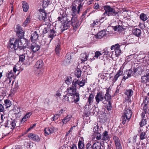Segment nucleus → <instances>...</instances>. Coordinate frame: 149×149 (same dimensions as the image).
Returning <instances> with one entry per match:
<instances>
[{
  "mask_svg": "<svg viewBox=\"0 0 149 149\" xmlns=\"http://www.w3.org/2000/svg\"><path fill=\"white\" fill-rule=\"evenodd\" d=\"M29 42V40L25 38H11L8 47L15 50L22 49L28 45Z\"/></svg>",
  "mask_w": 149,
  "mask_h": 149,
  "instance_id": "nucleus-1",
  "label": "nucleus"
},
{
  "mask_svg": "<svg viewBox=\"0 0 149 149\" xmlns=\"http://www.w3.org/2000/svg\"><path fill=\"white\" fill-rule=\"evenodd\" d=\"M74 16L72 14L66 15L65 22L71 23L74 30L76 31L80 25V24L77 18L73 17Z\"/></svg>",
  "mask_w": 149,
  "mask_h": 149,
  "instance_id": "nucleus-2",
  "label": "nucleus"
},
{
  "mask_svg": "<svg viewBox=\"0 0 149 149\" xmlns=\"http://www.w3.org/2000/svg\"><path fill=\"white\" fill-rule=\"evenodd\" d=\"M132 114V111L130 109L126 108L124 111V114L122 116V123L125 124L126 121L128 122L130 119Z\"/></svg>",
  "mask_w": 149,
  "mask_h": 149,
  "instance_id": "nucleus-3",
  "label": "nucleus"
},
{
  "mask_svg": "<svg viewBox=\"0 0 149 149\" xmlns=\"http://www.w3.org/2000/svg\"><path fill=\"white\" fill-rule=\"evenodd\" d=\"M104 8L105 11L103 14V15H105L106 14L108 16L111 15L115 16L118 13L117 12L115 11L114 8L111 7L107 5L104 6Z\"/></svg>",
  "mask_w": 149,
  "mask_h": 149,
  "instance_id": "nucleus-4",
  "label": "nucleus"
},
{
  "mask_svg": "<svg viewBox=\"0 0 149 149\" xmlns=\"http://www.w3.org/2000/svg\"><path fill=\"white\" fill-rule=\"evenodd\" d=\"M35 66L36 68L38 69L36 73V74L39 76L42 74L43 73V63L41 60L38 61L36 63Z\"/></svg>",
  "mask_w": 149,
  "mask_h": 149,
  "instance_id": "nucleus-5",
  "label": "nucleus"
},
{
  "mask_svg": "<svg viewBox=\"0 0 149 149\" xmlns=\"http://www.w3.org/2000/svg\"><path fill=\"white\" fill-rule=\"evenodd\" d=\"M76 88L73 85L67 88V90L64 92V94L70 95L72 98H73V95L77 93Z\"/></svg>",
  "mask_w": 149,
  "mask_h": 149,
  "instance_id": "nucleus-6",
  "label": "nucleus"
},
{
  "mask_svg": "<svg viewBox=\"0 0 149 149\" xmlns=\"http://www.w3.org/2000/svg\"><path fill=\"white\" fill-rule=\"evenodd\" d=\"M86 82H87L85 79H82L81 80L77 79L73 81L72 84L75 87H77L78 86L79 87H80L84 86Z\"/></svg>",
  "mask_w": 149,
  "mask_h": 149,
  "instance_id": "nucleus-7",
  "label": "nucleus"
},
{
  "mask_svg": "<svg viewBox=\"0 0 149 149\" xmlns=\"http://www.w3.org/2000/svg\"><path fill=\"white\" fill-rule=\"evenodd\" d=\"M17 36L18 37H24V31L23 30L22 27L19 24L17 25L15 29Z\"/></svg>",
  "mask_w": 149,
  "mask_h": 149,
  "instance_id": "nucleus-8",
  "label": "nucleus"
},
{
  "mask_svg": "<svg viewBox=\"0 0 149 149\" xmlns=\"http://www.w3.org/2000/svg\"><path fill=\"white\" fill-rule=\"evenodd\" d=\"M47 13L45 10L43 9H40L39 10L38 18L40 20H45L47 18Z\"/></svg>",
  "mask_w": 149,
  "mask_h": 149,
  "instance_id": "nucleus-9",
  "label": "nucleus"
},
{
  "mask_svg": "<svg viewBox=\"0 0 149 149\" xmlns=\"http://www.w3.org/2000/svg\"><path fill=\"white\" fill-rule=\"evenodd\" d=\"M95 98L97 104L103 100L104 98V94L102 92L98 93L96 95Z\"/></svg>",
  "mask_w": 149,
  "mask_h": 149,
  "instance_id": "nucleus-10",
  "label": "nucleus"
},
{
  "mask_svg": "<svg viewBox=\"0 0 149 149\" xmlns=\"http://www.w3.org/2000/svg\"><path fill=\"white\" fill-rule=\"evenodd\" d=\"M113 139L115 143L116 149H122V146L120 143V141L119 138L116 136H114L113 137Z\"/></svg>",
  "mask_w": 149,
  "mask_h": 149,
  "instance_id": "nucleus-11",
  "label": "nucleus"
},
{
  "mask_svg": "<svg viewBox=\"0 0 149 149\" xmlns=\"http://www.w3.org/2000/svg\"><path fill=\"white\" fill-rule=\"evenodd\" d=\"M125 94L127 97H125V101L127 102V101H130V98L133 95V91L132 89H129L126 90L125 92Z\"/></svg>",
  "mask_w": 149,
  "mask_h": 149,
  "instance_id": "nucleus-12",
  "label": "nucleus"
},
{
  "mask_svg": "<svg viewBox=\"0 0 149 149\" xmlns=\"http://www.w3.org/2000/svg\"><path fill=\"white\" fill-rule=\"evenodd\" d=\"M88 57V54L86 52L80 55L79 61H81V63H84L85 61L87 60Z\"/></svg>",
  "mask_w": 149,
  "mask_h": 149,
  "instance_id": "nucleus-13",
  "label": "nucleus"
},
{
  "mask_svg": "<svg viewBox=\"0 0 149 149\" xmlns=\"http://www.w3.org/2000/svg\"><path fill=\"white\" fill-rule=\"evenodd\" d=\"M63 96V98L62 99L63 102H67L69 103L73 102V98H72L70 95L64 94Z\"/></svg>",
  "mask_w": 149,
  "mask_h": 149,
  "instance_id": "nucleus-14",
  "label": "nucleus"
},
{
  "mask_svg": "<svg viewBox=\"0 0 149 149\" xmlns=\"http://www.w3.org/2000/svg\"><path fill=\"white\" fill-rule=\"evenodd\" d=\"M125 75L123 77L124 79H127L129 77L133 75V72L131 70H127L125 72Z\"/></svg>",
  "mask_w": 149,
  "mask_h": 149,
  "instance_id": "nucleus-15",
  "label": "nucleus"
},
{
  "mask_svg": "<svg viewBox=\"0 0 149 149\" xmlns=\"http://www.w3.org/2000/svg\"><path fill=\"white\" fill-rule=\"evenodd\" d=\"M84 0H76L73 2L74 4H77L78 2V6L77 7L78 13H79L80 10L81 8H82L83 7V4L82 3Z\"/></svg>",
  "mask_w": 149,
  "mask_h": 149,
  "instance_id": "nucleus-16",
  "label": "nucleus"
},
{
  "mask_svg": "<svg viewBox=\"0 0 149 149\" xmlns=\"http://www.w3.org/2000/svg\"><path fill=\"white\" fill-rule=\"evenodd\" d=\"M40 48V46L36 43H33L30 47V49L32 50L33 52H35L38 51L39 50Z\"/></svg>",
  "mask_w": 149,
  "mask_h": 149,
  "instance_id": "nucleus-17",
  "label": "nucleus"
},
{
  "mask_svg": "<svg viewBox=\"0 0 149 149\" xmlns=\"http://www.w3.org/2000/svg\"><path fill=\"white\" fill-rule=\"evenodd\" d=\"M28 136L30 139L35 141H40L39 137L36 134L30 133L29 134Z\"/></svg>",
  "mask_w": 149,
  "mask_h": 149,
  "instance_id": "nucleus-18",
  "label": "nucleus"
},
{
  "mask_svg": "<svg viewBox=\"0 0 149 149\" xmlns=\"http://www.w3.org/2000/svg\"><path fill=\"white\" fill-rule=\"evenodd\" d=\"M109 32L107 31H106L104 30L101 31L99 32L97 34V37H108L109 35H108Z\"/></svg>",
  "mask_w": 149,
  "mask_h": 149,
  "instance_id": "nucleus-19",
  "label": "nucleus"
},
{
  "mask_svg": "<svg viewBox=\"0 0 149 149\" xmlns=\"http://www.w3.org/2000/svg\"><path fill=\"white\" fill-rule=\"evenodd\" d=\"M141 81V82L143 83H146L149 81V72H148L146 75L142 76Z\"/></svg>",
  "mask_w": 149,
  "mask_h": 149,
  "instance_id": "nucleus-20",
  "label": "nucleus"
},
{
  "mask_svg": "<svg viewBox=\"0 0 149 149\" xmlns=\"http://www.w3.org/2000/svg\"><path fill=\"white\" fill-rule=\"evenodd\" d=\"M67 58L64 60L63 62V64L65 65H68L70 63V59H71V55L70 53H68L66 56Z\"/></svg>",
  "mask_w": 149,
  "mask_h": 149,
  "instance_id": "nucleus-21",
  "label": "nucleus"
},
{
  "mask_svg": "<svg viewBox=\"0 0 149 149\" xmlns=\"http://www.w3.org/2000/svg\"><path fill=\"white\" fill-rule=\"evenodd\" d=\"M13 76V74L12 71H8L6 74V77L7 79L6 80V81H8V83H10L11 80Z\"/></svg>",
  "mask_w": 149,
  "mask_h": 149,
  "instance_id": "nucleus-22",
  "label": "nucleus"
},
{
  "mask_svg": "<svg viewBox=\"0 0 149 149\" xmlns=\"http://www.w3.org/2000/svg\"><path fill=\"white\" fill-rule=\"evenodd\" d=\"M94 94L92 93L90 94L88 98V101L87 103V104H88V106L91 105L93 103L94 99Z\"/></svg>",
  "mask_w": 149,
  "mask_h": 149,
  "instance_id": "nucleus-23",
  "label": "nucleus"
},
{
  "mask_svg": "<svg viewBox=\"0 0 149 149\" xmlns=\"http://www.w3.org/2000/svg\"><path fill=\"white\" fill-rule=\"evenodd\" d=\"M53 127H47L45 128L44 131L46 135H47L50 134L54 132Z\"/></svg>",
  "mask_w": 149,
  "mask_h": 149,
  "instance_id": "nucleus-24",
  "label": "nucleus"
},
{
  "mask_svg": "<svg viewBox=\"0 0 149 149\" xmlns=\"http://www.w3.org/2000/svg\"><path fill=\"white\" fill-rule=\"evenodd\" d=\"M102 142H103L104 141L108 140L110 138V136L108 134V132L106 131H105L102 134Z\"/></svg>",
  "mask_w": 149,
  "mask_h": 149,
  "instance_id": "nucleus-25",
  "label": "nucleus"
},
{
  "mask_svg": "<svg viewBox=\"0 0 149 149\" xmlns=\"http://www.w3.org/2000/svg\"><path fill=\"white\" fill-rule=\"evenodd\" d=\"M92 146L93 149H101V143L97 141L93 143Z\"/></svg>",
  "mask_w": 149,
  "mask_h": 149,
  "instance_id": "nucleus-26",
  "label": "nucleus"
},
{
  "mask_svg": "<svg viewBox=\"0 0 149 149\" xmlns=\"http://www.w3.org/2000/svg\"><path fill=\"white\" fill-rule=\"evenodd\" d=\"M104 98L107 101H111V97L110 95L109 94V89H107L106 91V93L105 95L104 96Z\"/></svg>",
  "mask_w": 149,
  "mask_h": 149,
  "instance_id": "nucleus-27",
  "label": "nucleus"
},
{
  "mask_svg": "<svg viewBox=\"0 0 149 149\" xmlns=\"http://www.w3.org/2000/svg\"><path fill=\"white\" fill-rule=\"evenodd\" d=\"M77 6V5L76 4H74V3L73 2L72 4V6L71 11H72V15L74 16H75L76 14V13H77L79 14V13H78L77 11L78 10H77L76 6Z\"/></svg>",
  "mask_w": 149,
  "mask_h": 149,
  "instance_id": "nucleus-28",
  "label": "nucleus"
},
{
  "mask_svg": "<svg viewBox=\"0 0 149 149\" xmlns=\"http://www.w3.org/2000/svg\"><path fill=\"white\" fill-rule=\"evenodd\" d=\"M22 6L24 11L26 12L29 8L28 4L26 1H23L22 2Z\"/></svg>",
  "mask_w": 149,
  "mask_h": 149,
  "instance_id": "nucleus-29",
  "label": "nucleus"
},
{
  "mask_svg": "<svg viewBox=\"0 0 149 149\" xmlns=\"http://www.w3.org/2000/svg\"><path fill=\"white\" fill-rule=\"evenodd\" d=\"M70 24H71V23L65 22L63 25V28L62 29V31H63L65 30L68 29L70 27Z\"/></svg>",
  "mask_w": 149,
  "mask_h": 149,
  "instance_id": "nucleus-30",
  "label": "nucleus"
},
{
  "mask_svg": "<svg viewBox=\"0 0 149 149\" xmlns=\"http://www.w3.org/2000/svg\"><path fill=\"white\" fill-rule=\"evenodd\" d=\"M134 35L137 37H139L141 34V31L139 29H136L133 31Z\"/></svg>",
  "mask_w": 149,
  "mask_h": 149,
  "instance_id": "nucleus-31",
  "label": "nucleus"
},
{
  "mask_svg": "<svg viewBox=\"0 0 149 149\" xmlns=\"http://www.w3.org/2000/svg\"><path fill=\"white\" fill-rule=\"evenodd\" d=\"M94 136H95V137H94L93 136V138H92L93 140L96 138V140H97L98 141L100 140H101V142H102V135L101 134H100L99 133H97L95 134H94Z\"/></svg>",
  "mask_w": 149,
  "mask_h": 149,
  "instance_id": "nucleus-32",
  "label": "nucleus"
},
{
  "mask_svg": "<svg viewBox=\"0 0 149 149\" xmlns=\"http://www.w3.org/2000/svg\"><path fill=\"white\" fill-rule=\"evenodd\" d=\"M140 132L139 131L140 134L139 135L140 138L141 140H142L145 139L147 137V136L146 133L145 132H142L140 130Z\"/></svg>",
  "mask_w": 149,
  "mask_h": 149,
  "instance_id": "nucleus-33",
  "label": "nucleus"
},
{
  "mask_svg": "<svg viewBox=\"0 0 149 149\" xmlns=\"http://www.w3.org/2000/svg\"><path fill=\"white\" fill-rule=\"evenodd\" d=\"M72 116L71 115H69L65 117L64 118L62 122L63 124L66 123L67 122H68L71 119Z\"/></svg>",
  "mask_w": 149,
  "mask_h": 149,
  "instance_id": "nucleus-34",
  "label": "nucleus"
},
{
  "mask_svg": "<svg viewBox=\"0 0 149 149\" xmlns=\"http://www.w3.org/2000/svg\"><path fill=\"white\" fill-rule=\"evenodd\" d=\"M73 102H78L79 100V93H77L75 95H73Z\"/></svg>",
  "mask_w": 149,
  "mask_h": 149,
  "instance_id": "nucleus-35",
  "label": "nucleus"
},
{
  "mask_svg": "<svg viewBox=\"0 0 149 149\" xmlns=\"http://www.w3.org/2000/svg\"><path fill=\"white\" fill-rule=\"evenodd\" d=\"M147 108L148 107L147 104H144L143 108V111L141 113V116L142 118L144 117L145 114L146 113Z\"/></svg>",
  "mask_w": 149,
  "mask_h": 149,
  "instance_id": "nucleus-36",
  "label": "nucleus"
},
{
  "mask_svg": "<svg viewBox=\"0 0 149 149\" xmlns=\"http://www.w3.org/2000/svg\"><path fill=\"white\" fill-rule=\"evenodd\" d=\"M31 21V18L29 16H28L24 22L22 26L24 27H26L29 24Z\"/></svg>",
  "mask_w": 149,
  "mask_h": 149,
  "instance_id": "nucleus-37",
  "label": "nucleus"
},
{
  "mask_svg": "<svg viewBox=\"0 0 149 149\" xmlns=\"http://www.w3.org/2000/svg\"><path fill=\"white\" fill-rule=\"evenodd\" d=\"M11 103L10 100L8 99H6L4 100V105L6 106V108L7 109L11 105Z\"/></svg>",
  "mask_w": 149,
  "mask_h": 149,
  "instance_id": "nucleus-38",
  "label": "nucleus"
},
{
  "mask_svg": "<svg viewBox=\"0 0 149 149\" xmlns=\"http://www.w3.org/2000/svg\"><path fill=\"white\" fill-rule=\"evenodd\" d=\"M50 3V0H43L42 2V6L44 8H46Z\"/></svg>",
  "mask_w": 149,
  "mask_h": 149,
  "instance_id": "nucleus-39",
  "label": "nucleus"
},
{
  "mask_svg": "<svg viewBox=\"0 0 149 149\" xmlns=\"http://www.w3.org/2000/svg\"><path fill=\"white\" fill-rule=\"evenodd\" d=\"M65 82L68 85L70 84L72 82V79L71 77H67L65 79Z\"/></svg>",
  "mask_w": 149,
  "mask_h": 149,
  "instance_id": "nucleus-40",
  "label": "nucleus"
},
{
  "mask_svg": "<svg viewBox=\"0 0 149 149\" xmlns=\"http://www.w3.org/2000/svg\"><path fill=\"white\" fill-rule=\"evenodd\" d=\"M140 19L143 21H145L147 19L146 15L144 13H141L140 15Z\"/></svg>",
  "mask_w": 149,
  "mask_h": 149,
  "instance_id": "nucleus-41",
  "label": "nucleus"
},
{
  "mask_svg": "<svg viewBox=\"0 0 149 149\" xmlns=\"http://www.w3.org/2000/svg\"><path fill=\"white\" fill-rule=\"evenodd\" d=\"M65 15V14H64V13H63L62 15H60V16L58 18V20L61 22L64 21Z\"/></svg>",
  "mask_w": 149,
  "mask_h": 149,
  "instance_id": "nucleus-42",
  "label": "nucleus"
},
{
  "mask_svg": "<svg viewBox=\"0 0 149 149\" xmlns=\"http://www.w3.org/2000/svg\"><path fill=\"white\" fill-rule=\"evenodd\" d=\"M115 31H121L123 30V28L121 26H116L113 28Z\"/></svg>",
  "mask_w": 149,
  "mask_h": 149,
  "instance_id": "nucleus-43",
  "label": "nucleus"
},
{
  "mask_svg": "<svg viewBox=\"0 0 149 149\" xmlns=\"http://www.w3.org/2000/svg\"><path fill=\"white\" fill-rule=\"evenodd\" d=\"M49 37H53L56 36V33L53 30L50 31L49 34Z\"/></svg>",
  "mask_w": 149,
  "mask_h": 149,
  "instance_id": "nucleus-44",
  "label": "nucleus"
},
{
  "mask_svg": "<svg viewBox=\"0 0 149 149\" xmlns=\"http://www.w3.org/2000/svg\"><path fill=\"white\" fill-rule=\"evenodd\" d=\"M60 44L59 43L56 46V48H55L56 52V54H57L58 55L59 54L60 50Z\"/></svg>",
  "mask_w": 149,
  "mask_h": 149,
  "instance_id": "nucleus-45",
  "label": "nucleus"
},
{
  "mask_svg": "<svg viewBox=\"0 0 149 149\" xmlns=\"http://www.w3.org/2000/svg\"><path fill=\"white\" fill-rule=\"evenodd\" d=\"M120 48V45L118 44H116L115 45H113L111 47V50H114Z\"/></svg>",
  "mask_w": 149,
  "mask_h": 149,
  "instance_id": "nucleus-46",
  "label": "nucleus"
},
{
  "mask_svg": "<svg viewBox=\"0 0 149 149\" xmlns=\"http://www.w3.org/2000/svg\"><path fill=\"white\" fill-rule=\"evenodd\" d=\"M78 146L79 149H83L84 147V144L81 141H79L78 142Z\"/></svg>",
  "mask_w": 149,
  "mask_h": 149,
  "instance_id": "nucleus-47",
  "label": "nucleus"
},
{
  "mask_svg": "<svg viewBox=\"0 0 149 149\" xmlns=\"http://www.w3.org/2000/svg\"><path fill=\"white\" fill-rule=\"evenodd\" d=\"M38 37V34L37 33L36 31H35L31 32V37Z\"/></svg>",
  "mask_w": 149,
  "mask_h": 149,
  "instance_id": "nucleus-48",
  "label": "nucleus"
},
{
  "mask_svg": "<svg viewBox=\"0 0 149 149\" xmlns=\"http://www.w3.org/2000/svg\"><path fill=\"white\" fill-rule=\"evenodd\" d=\"M108 102V103L107 104V110H109L111 109L112 108L111 103V101H109Z\"/></svg>",
  "mask_w": 149,
  "mask_h": 149,
  "instance_id": "nucleus-49",
  "label": "nucleus"
},
{
  "mask_svg": "<svg viewBox=\"0 0 149 149\" xmlns=\"http://www.w3.org/2000/svg\"><path fill=\"white\" fill-rule=\"evenodd\" d=\"M115 50V55L116 57H118L121 53V50L120 48L116 49Z\"/></svg>",
  "mask_w": 149,
  "mask_h": 149,
  "instance_id": "nucleus-50",
  "label": "nucleus"
},
{
  "mask_svg": "<svg viewBox=\"0 0 149 149\" xmlns=\"http://www.w3.org/2000/svg\"><path fill=\"white\" fill-rule=\"evenodd\" d=\"M146 124V119H143L139 123L141 127H143L144 125Z\"/></svg>",
  "mask_w": 149,
  "mask_h": 149,
  "instance_id": "nucleus-51",
  "label": "nucleus"
},
{
  "mask_svg": "<svg viewBox=\"0 0 149 149\" xmlns=\"http://www.w3.org/2000/svg\"><path fill=\"white\" fill-rule=\"evenodd\" d=\"M25 56L24 55H21L19 56V61L23 63L25 60Z\"/></svg>",
  "mask_w": 149,
  "mask_h": 149,
  "instance_id": "nucleus-52",
  "label": "nucleus"
},
{
  "mask_svg": "<svg viewBox=\"0 0 149 149\" xmlns=\"http://www.w3.org/2000/svg\"><path fill=\"white\" fill-rule=\"evenodd\" d=\"M98 127L99 126L98 125H96L95 127L93 129V132H94V134L98 132Z\"/></svg>",
  "mask_w": 149,
  "mask_h": 149,
  "instance_id": "nucleus-53",
  "label": "nucleus"
},
{
  "mask_svg": "<svg viewBox=\"0 0 149 149\" xmlns=\"http://www.w3.org/2000/svg\"><path fill=\"white\" fill-rule=\"evenodd\" d=\"M81 70H77L75 73V75L77 78H79L81 76Z\"/></svg>",
  "mask_w": 149,
  "mask_h": 149,
  "instance_id": "nucleus-54",
  "label": "nucleus"
},
{
  "mask_svg": "<svg viewBox=\"0 0 149 149\" xmlns=\"http://www.w3.org/2000/svg\"><path fill=\"white\" fill-rule=\"evenodd\" d=\"M43 102L45 104H46L47 105H49L50 102L49 99L48 98L45 99L43 100Z\"/></svg>",
  "mask_w": 149,
  "mask_h": 149,
  "instance_id": "nucleus-55",
  "label": "nucleus"
},
{
  "mask_svg": "<svg viewBox=\"0 0 149 149\" xmlns=\"http://www.w3.org/2000/svg\"><path fill=\"white\" fill-rule=\"evenodd\" d=\"M10 124L12 128L11 129L14 128L16 126V121L15 120H13L12 121L10 122Z\"/></svg>",
  "mask_w": 149,
  "mask_h": 149,
  "instance_id": "nucleus-56",
  "label": "nucleus"
},
{
  "mask_svg": "<svg viewBox=\"0 0 149 149\" xmlns=\"http://www.w3.org/2000/svg\"><path fill=\"white\" fill-rule=\"evenodd\" d=\"M120 76L118 74H116L115 76L114 77L112 80V82L113 83L115 82L117 80L118 78Z\"/></svg>",
  "mask_w": 149,
  "mask_h": 149,
  "instance_id": "nucleus-57",
  "label": "nucleus"
},
{
  "mask_svg": "<svg viewBox=\"0 0 149 149\" xmlns=\"http://www.w3.org/2000/svg\"><path fill=\"white\" fill-rule=\"evenodd\" d=\"M100 22V19H97L95 21H94L93 22V23L91 24V26L92 27H93L95 25H96V24Z\"/></svg>",
  "mask_w": 149,
  "mask_h": 149,
  "instance_id": "nucleus-58",
  "label": "nucleus"
},
{
  "mask_svg": "<svg viewBox=\"0 0 149 149\" xmlns=\"http://www.w3.org/2000/svg\"><path fill=\"white\" fill-rule=\"evenodd\" d=\"M102 54L99 51H96L95 53V55L94 57H96L97 58H98L99 56H100Z\"/></svg>",
  "mask_w": 149,
  "mask_h": 149,
  "instance_id": "nucleus-59",
  "label": "nucleus"
},
{
  "mask_svg": "<svg viewBox=\"0 0 149 149\" xmlns=\"http://www.w3.org/2000/svg\"><path fill=\"white\" fill-rule=\"evenodd\" d=\"M86 149H93V146L90 143H88L87 144L86 146Z\"/></svg>",
  "mask_w": 149,
  "mask_h": 149,
  "instance_id": "nucleus-60",
  "label": "nucleus"
},
{
  "mask_svg": "<svg viewBox=\"0 0 149 149\" xmlns=\"http://www.w3.org/2000/svg\"><path fill=\"white\" fill-rule=\"evenodd\" d=\"M4 109L3 106L2 104H0V112H3L4 111Z\"/></svg>",
  "mask_w": 149,
  "mask_h": 149,
  "instance_id": "nucleus-61",
  "label": "nucleus"
},
{
  "mask_svg": "<svg viewBox=\"0 0 149 149\" xmlns=\"http://www.w3.org/2000/svg\"><path fill=\"white\" fill-rule=\"evenodd\" d=\"M104 50V55H107L110 54V52L108 51L107 49H105Z\"/></svg>",
  "mask_w": 149,
  "mask_h": 149,
  "instance_id": "nucleus-62",
  "label": "nucleus"
},
{
  "mask_svg": "<svg viewBox=\"0 0 149 149\" xmlns=\"http://www.w3.org/2000/svg\"><path fill=\"white\" fill-rule=\"evenodd\" d=\"M61 95V94L59 92H57L55 95V97L57 98L58 97H60Z\"/></svg>",
  "mask_w": 149,
  "mask_h": 149,
  "instance_id": "nucleus-63",
  "label": "nucleus"
},
{
  "mask_svg": "<svg viewBox=\"0 0 149 149\" xmlns=\"http://www.w3.org/2000/svg\"><path fill=\"white\" fill-rule=\"evenodd\" d=\"M32 113L31 112H29L27 113L25 115L28 118L30 117V116L32 115Z\"/></svg>",
  "mask_w": 149,
  "mask_h": 149,
  "instance_id": "nucleus-64",
  "label": "nucleus"
}]
</instances>
